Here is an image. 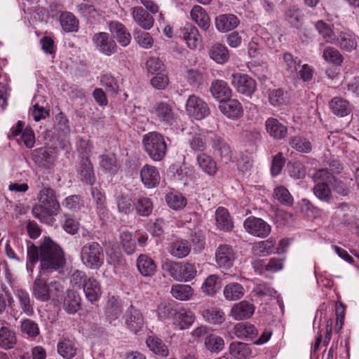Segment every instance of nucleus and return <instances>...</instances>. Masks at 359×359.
<instances>
[{
	"mask_svg": "<svg viewBox=\"0 0 359 359\" xmlns=\"http://www.w3.org/2000/svg\"><path fill=\"white\" fill-rule=\"evenodd\" d=\"M40 262V273H51L65 265V253L61 247L49 237H46L38 248L27 243V268L32 271L33 266Z\"/></svg>",
	"mask_w": 359,
	"mask_h": 359,
	"instance_id": "obj_1",
	"label": "nucleus"
},
{
	"mask_svg": "<svg viewBox=\"0 0 359 359\" xmlns=\"http://www.w3.org/2000/svg\"><path fill=\"white\" fill-rule=\"evenodd\" d=\"M39 204L32 208L33 215L44 223H50L52 217L57 215L60 209L55 192L49 187H43L38 194Z\"/></svg>",
	"mask_w": 359,
	"mask_h": 359,
	"instance_id": "obj_2",
	"label": "nucleus"
},
{
	"mask_svg": "<svg viewBox=\"0 0 359 359\" xmlns=\"http://www.w3.org/2000/svg\"><path fill=\"white\" fill-rule=\"evenodd\" d=\"M62 292V285L57 281H51L47 283L45 279L37 277L33 283V295L41 302L57 299Z\"/></svg>",
	"mask_w": 359,
	"mask_h": 359,
	"instance_id": "obj_3",
	"label": "nucleus"
},
{
	"mask_svg": "<svg viewBox=\"0 0 359 359\" xmlns=\"http://www.w3.org/2000/svg\"><path fill=\"white\" fill-rule=\"evenodd\" d=\"M144 151L154 161H161L165 156L167 144L164 137L158 132H150L142 137Z\"/></svg>",
	"mask_w": 359,
	"mask_h": 359,
	"instance_id": "obj_4",
	"label": "nucleus"
},
{
	"mask_svg": "<svg viewBox=\"0 0 359 359\" xmlns=\"http://www.w3.org/2000/svg\"><path fill=\"white\" fill-rule=\"evenodd\" d=\"M80 256L83 264L91 269H98L104 264L103 248L95 241L84 244L81 248Z\"/></svg>",
	"mask_w": 359,
	"mask_h": 359,
	"instance_id": "obj_5",
	"label": "nucleus"
},
{
	"mask_svg": "<svg viewBox=\"0 0 359 359\" xmlns=\"http://www.w3.org/2000/svg\"><path fill=\"white\" fill-rule=\"evenodd\" d=\"M334 175L327 169H320L313 175L316 185L313 188L314 195L321 201L329 203L332 199V191L329 184L332 183Z\"/></svg>",
	"mask_w": 359,
	"mask_h": 359,
	"instance_id": "obj_6",
	"label": "nucleus"
},
{
	"mask_svg": "<svg viewBox=\"0 0 359 359\" xmlns=\"http://www.w3.org/2000/svg\"><path fill=\"white\" fill-rule=\"evenodd\" d=\"M152 114L156 121L165 126H172L177 121L174 106L168 102H156L153 107Z\"/></svg>",
	"mask_w": 359,
	"mask_h": 359,
	"instance_id": "obj_7",
	"label": "nucleus"
},
{
	"mask_svg": "<svg viewBox=\"0 0 359 359\" xmlns=\"http://www.w3.org/2000/svg\"><path fill=\"white\" fill-rule=\"evenodd\" d=\"M231 83L238 93L250 97L256 90L255 81L249 75L234 73L231 75Z\"/></svg>",
	"mask_w": 359,
	"mask_h": 359,
	"instance_id": "obj_8",
	"label": "nucleus"
},
{
	"mask_svg": "<svg viewBox=\"0 0 359 359\" xmlns=\"http://www.w3.org/2000/svg\"><path fill=\"white\" fill-rule=\"evenodd\" d=\"M187 114L196 120H202L210 114L208 104L195 95L189 97L186 103Z\"/></svg>",
	"mask_w": 359,
	"mask_h": 359,
	"instance_id": "obj_9",
	"label": "nucleus"
},
{
	"mask_svg": "<svg viewBox=\"0 0 359 359\" xmlns=\"http://www.w3.org/2000/svg\"><path fill=\"white\" fill-rule=\"evenodd\" d=\"M92 41L96 49L102 54L110 56L117 51L118 46L112 36L100 32L93 35Z\"/></svg>",
	"mask_w": 359,
	"mask_h": 359,
	"instance_id": "obj_10",
	"label": "nucleus"
},
{
	"mask_svg": "<svg viewBox=\"0 0 359 359\" xmlns=\"http://www.w3.org/2000/svg\"><path fill=\"white\" fill-rule=\"evenodd\" d=\"M243 226L248 233L259 238H266L271 230V226L266 222L254 216L246 218Z\"/></svg>",
	"mask_w": 359,
	"mask_h": 359,
	"instance_id": "obj_11",
	"label": "nucleus"
},
{
	"mask_svg": "<svg viewBox=\"0 0 359 359\" xmlns=\"http://www.w3.org/2000/svg\"><path fill=\"white\" fill-rule=\"evenodd\" d=\"M255 306L252 301L242 300L233 305L229 316L235 320L250 319L254 314Z\"/></svg>",
	"mask_w": 359,
	"mask_h": 359,
	"instance_id": "obj_12",
	"label": "nucleus"
},
{
	"mask_svg": "<svg viewBox=\"0 0 359 359\" xmlns=\"http://www.w3.org/2000/svg\"><path fill=\"white\" fill-rule=\"evenodd\" d=\"M235 255L231 246L220 245L215 252V261L219 268L230 269L233 264Z\"/></svg>",
	"mask_w": 359,
	"mask_h": 359,
	"instance_id": "obj_13",
	"label": "nucleus"
},
{
	"mask_svg": "<svg viewBox=\"0 0 359 359\" xmlns=\"http://www.w3.org/2000/svg\"><path fill=\"white\" fill-rule=\"evenodd\" d=\"M140 175L142 182L148 189L156 187L160 182V174L154 166L144 165L141 168Z\"/></svg>",
	"mask_w": 359,
	"mask_h": 359,
	"instance_id": "obj_14",
	"label": "nucleus"
},
{
	"mask_svg": "<svg viewBox=\"0 0 359 359\" xmlns=\"http://www.w3.org/2000/svg\"><path fill=\"white\" fill-rule=\"evenodd\" d=\"M239 25L238 18L233 14H220L215 18L216 29L221 33L230 32Z\"/></svg>",
	"mask_w": 359,
	"mask_h": 359,
	"instance_id": "obj_15",
	"label": "nucleus"
},
{
	"mask_svg": "<svg viewBox=\"0 0 359 359\" xmlns=\"http://www.w3.org/2000/svg\"><path fill=\"white\" fill-rule=\"evenodd\" d=\"M221 112L228 118H237L243 116V109L241 102L236 99L226 100L219 104Z\"/></svg>",
	"mask_w": 359,
	"mask_h": 359,
	"instance_id": "obj_16",
	"label": "nucleus"
},
{
	"mask_svg": "<svg viewBox=\"0 0 359 359\" xmlns=\"http://www.w3.org/2000/svg\"><path fill=\"white\" fill-rule=\"evenodd\" d=\"M208 138L215 154L228 160L231 157V149L224 140L212 133L208 134Z\"/></svg>",
	"mask_w": 359,
	"mask_h": 359,
	"instance_id": "obj_17",
	"label": "nucleus"
},
{
	"mask_svg": "<svg viewBox=\"0 0 359 359\" xmlns=\"http://www.w3.org/2000/svg\"><path fill=\"white\" fill-rule=\"evenodd\" d=\"M267 133L274 140H282L287 135V128L276 118L269 117L265 121Z\"/></svg>",
	"mask_w": 359,
	"mask_h": 359,
	"instance_id": "obj_18",
	"label": "nucleus"
},
{
	"mask_svg": "<svg viewBox=\"0 0 359 359\" xmlns=\"http://www.w3.org/2000/svg\"><path fill=\"white\" fill-rule=\"evenodd\" d=\"M78 175L80 180L88 184L93 185L95 182V175L93 167L88 157H82L78 169Z\"/></svg>",
	"mask_w": 359,
	"mask_h": 359,
	"instance_id": "obj_19",
	"label": "nucleus"
},
{
	"mask_svg": "<svg viewBox=\"0 0 359 359\" xmlns=\"http://www.w3.org/2000/svg\"><path fill=\"white\" fill-rule=\"evenodd\" d=\"M109 28L121 46L126 47L130 44L131 35L124 25L118 21H110Z\"/></svg>",
	"mask_w": 359,
	"mask_h": 359,
	"instance_id": "obj_20",
	"label": "nucleus"
},
{
	"mask_svg": "<svg viewBox=\"0 0 359 359\" xmlns=\"http://www.w3.org/2000/svg\"><path fill=\"white\" fill-rule=\"evenodd\" d=\"M195 321V316L190 309H180L173 314V323L180 330L188 329Z\"/></svg>",
	"mask_w": 359,
	"mask_h": 359,
	"instance_id": "obj_21",
	"label": "nucleus"
},
{
	"mask_svg": "<svg viewBox=\"0 0 359 359\" xmlns=\"http://www.w3.org/2000/svg\"><path fill=\"white\" fill-rule=\"evenodd\" d=\"M81 306V298L79 293L68 290L62 302L63 309L69 314H75Z\"/></svg>",
	"mask_w": 359,
	"mask_h": 359,
	"instance_id": "obj_22",
	"label": "nucleus"
},
{
	"mask_svg": "<svg viewBox=\"0 0 359 359\" xmlns=\"http://www.w3.org/2000/svg\"><path fill=\"white\" fill-rule=\"evenodd\" d=\"M100 167L106 172L115 174L121 167L120 161L113 153H104L98 157Z\"/></svg>",
	"mask_w": 359,
	"mask_h": 359,
	"instance_id": "obj_23",
	"label": "nucleus"
},
{
	"mask_svg": "<svg viewBox=\"0 0 359 359\" xmlns=\"http://www.w3.org/2000/svg\"><path fill=\"white\" fill-rule=\"evenodd\" d=\"M217 229L224 231H231L233 228V221L229 211L224 207H219L215 214Z\"/></svg>",
	"mask_w": 359,
	"mask_h": 359,
	"instance_id": "obj_24",
	"label": "nucleus"
},
{
	"mask_svg": "<svg viewBox=\"0 0 359 359\" xmlns=\"http://www.w3.org/2000/svg\"><path fill=\"white\" fill-rule=\"evenodd\" d=\"M132 15L137 25L145 30L150 29L154 25V18L141 6L134 7Z\"/></svg>",
	"mask_w": 359,
	"mask_h": 359,
	"instance_id": "obj_25",
	"label": "nucleus"
},
{
	"mask_svg": "<svg viewBox=\"0 0 359 359\" xmlns=\"http://www.w3.org/2000/svg\"><path fill=\"white\" fill-rule=\"evenodd\" d=\"M341 50L352 52L358 46L357 36L349 32H341L334 42Z\"/></svg>",
	"mask_w": 359,
	"mask_h": 359,
	"instance_id": "obj_26",
	"label": "nucleus"
},
{
	"mask_svg": "<svg viewBox=\"0 0 359 359\" xmlns=\"http://www.w3.org/2000/svg\"><path fill=\"white\" fill-rule=\"evenodd\" d=\"M210 91L213 97L217 100L219 103L228 100L231 95V90L228 84L222 80L213 81L210 86Z\"/></svg>",
	"mask_w": 359,
	"mask_h": 359,
	"instance_id": "obj_27",
	"label": "nucleus"
},
{
	"mask_svg": "<svg viewBox=\"0 0 359 359\" xmlns=\"http://www.w3.org/2000/svg\"><path fill=\"white\" fill-rule=\"evenodd\" d=\"M14 294L22 313L27 316H32L34 315L33 304L28 292L20 288L15 290Z\"/></svg>",
	"mask_w": 359,
	"mask_h": 359,
	"instance_id": "obj_28",
	"label": "nucleus"
},
{
	"mask_svg": "<svg viewBox=\"0 0 359 359\" xmlns=\"http://www.w3.org/2000/svg\"><path fill=\"white\" fill-rule=\"evenodd\" d=\"M136 264L139 272L143 276H152L156 271L154 262L146 255H140L137 259Z\"/></svg>",
	"mask_w": 359,
	"mask_h": 359,
	"instance_id": "obj_29",
	"label": "nucleus"
},
{
	"mask_svg": "<svg viewBox=\"0 0 359 359\" xmlns=\"http://www.w3.org/2000/svg\"><path fill=\"white\" fill-rule=\"evenodd\" d=\"M182 33L183 39L191 49L196 48L201 41V37L197 28L193 25H186Z\"/></svg>",
	"mask_w": 359,
	"mask_h": 359,
	"instance_id": "obj_30",
	"label": "nucleus"
},
{
	"mask_svg": "<svg viewBox=\"0 0 359 359\" xmlns=\"http://www.w3.org/2000/svg\"><path fill=\"white\" fill-rule=\"evenodd\" d=\"M75 11L85 18L92 20H99L102 15L101 10L89 3H81L76 5Z\"/></svg>",
	"mask_w": 359,
	"mask_h": 359,
	"instance_id": "obj_31",
	"label": "nucleus"
},
{
	"mask_svg": "<svg viewBox=\"0 0 359 359\" xmlns=\"http://www.w3.org/2000/svg\"><path fill=\"white\" fill-rule=\"evenodd\" d=\"M58 353L65 359H72L77 351V346L74 340L63 338L57 344Z\"/></svg>",
	"mask_w": 359,
	"mask_h": 359,
	"instance_id": "obj_32",
	"label": "nucleus"
},
{
	"mask_svg": "<svg viewBox=\"0 0 359 359\" xmlns=\"http://www.w3.org/2000/svg\"><path fill=\"white\" fill-rule=\"evenodd\" d=\"M86 298L91 302H96L101 295L100 283L94 278H89L83 285Z\"/></svg>",
	"mask_w": 359,
	"mask_h": 359,
	"instance_id": "obj_33",
	"label": "nucleus"
},
{
	"mask_svg": "<svg viewBox=\"0 0 359 359\" xmlns=\"http://www.w3.org/2000/svg\"><path fill=\"white\" fill-rule=\"evenodd\" d=\"M330 108L334 114L341 117L347 116L351 111L350 103L339 97H335L331 100Z\"/></svg>",
	"mask_w": 359,
	"mask_h": 359,
	"instance_id": "obj_34",
	"label": "nucleus"
},
{
	"mask_svg": "<svg viewBox=\"0 0 359 359\" xmlns=\"http://www.w3.org/2000/svg\"><path fill=\"white\" fill-rule=\"evenodd\" d=\"M128 327L132 331L137 332L144 324L142 313L134 306H130L128 311V317L126 322Z\"/></svg>",
	"mask_w": 359,
	"mask_h": 359,
	"instance_id": "obj_35",
	"label": "nucleus"
},
{
	"mask_svg": "<svg viewBox=\"0 0 359 359\" xmlns=\"http://www.w3.org/2000/svg\"><path fill=\"white\" fill-rule=\"evenodd\" d=\"M191 19L203 30L210 27V18L204 8L200 6H194L191 11Z\"/></svg>",
	"mask_w": 359,
	"mask_h": 359,
	"instance_id": "obj_36",
	"label": "nucleus"
},
{
	"mask_svg": "<svg viewBox=\"0 0 359 359\" xmlns=\"http://www.w3.org/2000/svg\"><path fill=\"white\" fill-rule=\"evenodd\" d=\"M211 59L218 64L225 63L229 57L227 48L219 43L213 44L208 50Z\"/></svg>",
	"mask_w": 359,
	"mask_h": 359,
	"instance_id": "obj_37",
	"label": "nucleus"
},
{
	"mask_svg": "<svg viewBox=\"0 0 359 359\" xmlns=\"http://www.w3.org/2000/svg\"><path fill=\"white\" fill-rule=\"evenodd\" d=\"M221 287V281L217 275L208 276L203 283L201 290L207 296H214Z\"/></svg>",
	"mask_w": 359,
	"mask_h": 359,
	"instance_id": "obj_38",
	"label": "nucleus"
},
{
	"mask_svg": "<svg viewBox=\"0 0 359 359\" xmlns=\"http://www.w3.org/2000/svg\"><path fill=\"white\" fill-rule=\"evenodd\" d=\"M223 294L227 301H236L245 294V289L238 283H230L223 289Z\"/></svg>",
	"mask_w": 359,
	"mask_h": 359,
	"instance_id": "obj_39",
	"label": "nucleus"
},
{
	"mask_svg": "<svg viewBox=\"0 0 359 359\" xmlns=\"http://www.w3.org/2000/svg\"><path fill=\"white\" fill-rule=\"evenodd\" d=\"M191 245L187 240H178L173 242L169 252L175 257L182 259L187 257L191 252Z\"/></svg>",
	"mask_w": 359,
	"mask_h": 359,
	"instance_id": "obj_40",
	"label": "nucleus"
},
{
	"mask_svg": "<svg viewBox=\"0 0 359 359\" xmlns=\"http://www.w3.org/2000/svg\"><path fill=\"white\" fill-rule=\"evenodd\" d=\"M233 331L235 335L240 339H252L258 333L257 328L249 323H237L233 327Z\"/></svg>",
	"mask_w": 359,
	"mask_h": 359,
	"instance_id": "obj_41",
	"label": "nucleus"
},
{
	"mask_svg": "<svg viewBox=\"0 0 359 359\" xmlns=\"http://www.w3.org/2000/svg\"><path fill=\"white\" fill-rule=\"evenodd\" d=\"M146 344L149 350L154 353L162 357L168 355V347L160 338L155 336H149L146 340Z\"/></svg>",
	"mask_w": 359,
	"mask_h": 359,
	"instance_id": "obj_42",
	"label": "nucleus"
},
{
	"mask_svg": "<svg viewBox=\"0 0 359 359\" xmlns=\"http://www.w3.org/2000/svg\"><path fill=\"white\" fill-rule=\"evenodd\" d=\"M17 343V337L15 332L8 327L0 328V347L6 350L11 349Z\"/></svg>",
	"mask_w": 359,
	"mask_h": 359,
	"instance_id": "obj_43",
	"label": "nucleus"
},
{
	"mask_svg": "<svg viewBox=\"0 0 359 359\" xmlns=\"http://www.w3.org/2000/svg\"><path fill=\"white\" fill-rule=\"evenodd\" d=\"M283 67L285 70L293 78L297 73V67L300 66L301 61L298 57H294L290 53L285 52L282 55Z\"/></svg>",
	"mask_w": 359,
	"mask_h": 359,
	"instance_id": "obj_44",
	"label": "nucleus"
},
{
	"mask_svg": "<svg viewBox=\"0 0 359 359\" xmlns=\"http://www.w3.org/2000/svg\"><path fill=\"white\" fill-rule=\"evenodd\" d=\"M62 28L66 32H74L78 30L79 20L69 12H64L60 16Z\"/></svg>",
	"mask_w": 359,
	"mask_h": 359,
	"instance_id": "obj_45",
	"label": "nucleus"
},
{
	"mask_svg": "<svg viewBox=\"0 0 359 359\" xmlns=\"http://www.w3.org/2000/svg\"><path fill=\"white\" fill-rule=\"evenodd\" d=\"M197 163L199 167L207 174L213 175L217 170L216 162L206 154H201L197 157Z\"/></svg>",
	"mask_w": 359,
	"mask_h": 359,
	"instance_id": "obj_46",
	"label": "nucleus"
},
{
	"mask_svg": "<svg viewBox=\"0 0 359 359\" xmlns=\"http://www.w3.org/2000/svg\"><path fill=\"white\" fill-rule=\"evenodd\" d=\"M229 353L237 359H246L251 355V350L247 344L233 342L230 344Z\"/></svg>",
	"mask_w": 359,
	"mask_h": 359,
	"instance_id": "obj_47",
	"label": "nucleus"
},
{
	"mask_svg": "<svg viewBox=\"0 0 359 359\" xmlns=\"http://www.w3.org/2000/svg\"><path fill=\"white\" fill-rule=\"evenodd\" d=\"M172 295L180 301H187L193 295V289L189 285L176 284L172 286Z\"/></svg>",
	"mask_w": 359,
	"mask_h": 359,
	"instance_id": "obj_48",
	"label": "nucleus"
},
{
	"mask_svg": "<svg viewBox=\"0 0 359 359\" xmlns=\"http://www.w3.org/2000/svg\"><path fill=\"white\" fill-rule=\"evenodd\" d=\"M101 85L105 88L108 93L115 95L118 93L119 86L117 79L111 74H103L100 76Z\"/></svg>",
	"mask_w": 359,
	"mask_h": 359,
	"instance_id": "obj_49",
	"label": "nucleus"
},
{
	"mask_svg": "<svg viewBox=\"0 0 359 359\" xmlns=\"http://www.w3.org/2000/svg\"><path fill=\"white\" fill-rule=\"evenodd\" d=\"M203 316L209 323L219 325L225 320L224 313L218 308H210L203 311Z\"/></svg>",
	"mask_w": 359,
	"mask_h": 359,
	"instance_id": "obj_50",
	"label": "nucleus"
},
{
	"mask_svg": "<svg viewBox=\"0 0 359 359\" xmlns=\"http://www.w3.org/2000/svg\"><path fill=\"white\" fill-rule=\"evenodd\" d=\"M121 306L118 299L114 297L111 298L106 306V315L109 322L116 320L121 314Z\"/></svg>",
	"mask_w": 359,
	"mask_h": 359,
	"instance_id": "obj_51",
	"label": "nucleus"
},
{
	"mask_svg": "<svg viewBox=\"0 0 359 359\" xmlns=\"http://www.w3.org/2000/svg\"><path fill=\"white\" fill-rule=\"evenodd\" d=\"M120 241L123 249L128 255L133 254L136 250V241L133 233L128 231H123L120 233Z\"/></svg>",
	"mask_w": 359,
	"mask_h": 359,
	"instance_id": "obj_52",
	"label": "nucleus"
},
{
	"mask_svg": "<svg viewBox=\"0 0 359 359\" xmlns=\"http://www.w3.org/2000/svg\"><path fill=\"white\" fill-rule=\"evenodd\" d=\"M136 212L140 216H149L153 210L151 201L147 197H140L135 205Z\"/></svg>",
	"mask_w": 359,
	"mask_h": 359,
	"instance_id": "obj_53",
	"label": "nucleus"
},
{
	"mask_svg": "<svg viewBox=\"0 0 359 359\" xmlns=\"http://www.w3.org/2000/svg\"><path fill=\"white\" fill-rule=\"evenodd\" d=\"M208 133H200L194 134L189 140L191 149L195 151H203L206 147L207 142L209 141L208 138Z\"/></svg>",
	"mask_w": 359,
	"mask_h": 359,
	"instance_id": "obj_54",
	"label": "nucleus"
},
{
	"mask_svg": "<svg viewBox=\"0 0 359 359\" xmlns=\"http://www.w3.org/2000/svg\"><path fill=\"white\" fill-rule=\"evenodd\" d=\"M91 194L95 203L97 213L100 215H104L107 210L104 194L97 188H93Z\"/></svg>",
	"mask_w": 359,
	"mask_h": 359,
	"instance_id": "obj_55",
	"label": "nucleus"
},
{
	"mask_svg": "<svg viewBox=\"0 0 359 359\" xmlns=\"http://www.w3.org/2000/svg\"><path fill=\"white\" fill-rule=\"evenodd\" d=\"M323 57L328 62L334 64L335 65H341L344 57L340 52L334 47H326L323 53Z\"/></svg>",
	"mask_w": 359,
	"mask_h": 359,
	"instance_id": "obj_56",
	"label": "nucleus"
},
{
	"mask_svg": "<svg viewBox=\"0 0 359 359\" xmlns=\"http://www.w3.org/2000/svg\"><path fill=\"white\" fill-rule=\"evenodd\" d=\"M205 346L211 352L218 353L222 351L224 346L223 339L215 334H210L206 337Z\"/></svg>",
	"mask_w": 359,
	"mask_h": 359,
	"instance_id": "obj_57",
	"label": "nucleus"
},
{
	"mask_svg": "<svg viewBox=\"0 0 359 359\" xmlns=\"http://www.w3.org/2000/svg\"><path fill=\"white\" fill-rule=\"evenodd\" d=\"M316 28L327 42L330 43L335 42L337 37L331 27L327 24L322 20H319L316 24Z\"/></svg>",
	"mask_w": 359,
	"mask_h": 359,
	"instance_id": "obj_58",
	"label": "nucleus"
},
{
	"mask_svg": "<svg viewBox=\"0 0 359 359\" xmlns=\"http://www.w3.org/2000/svg\"><path fill=\"white\" fill-rule=\"evenodd\" d=\"M290 145L297 151L302 153H309L311 151V142L302 137L295 136L290 140Z\"/></svg>",
	"mask_w": 359,
	"mask_h": 359,
	"instance_id": "obj_59",
	"label": "nucleus"
},
{
	"mask_svg": "<svg viewBox=\"0 0 359 359\" xmlns=\"http://www.w3.org/2000/svg\"><path fill=\"white\" fill-rule=\"evenodd\" d=\"M33 158L40 166H48L53 161V157L46 148H39L34 150Z\"/></svg>",
	"mask_w": 359,
	"mask_h": 359,
	"instance_id": "obj_60",
	"label": "nucleus"
},
{
	"mask_svg": "<svg viewBox=\"0 0 359 359\" xmlns=\"http://www.w3.org/2000/svg\"><path fill=\"white\" fill-rule=\"evenodd\" d=\"M270 103L273 106H280L287 101V93L283 89H273L269 93Z\"/></svg>",
	"mask_w": 359,
	"mask_h": 359,
	"instance_id": "obj_61",
	"label": "nucleus"
},
{
	"mask_svg": "<svg viewBox=\"0 0 359 359\" xmlns=\"http://www.w3.org/2000/svg\"><path fill=\"white\" fill-rule=\"evenodd\" d=\"M168 205L174 210H180L187 205V199L181 194L170 193L166 196Z\"/></svg>",
	"mask_w": 359,
	"mask_h": 359,
	"instance_id": "obj_62",
	"label": "nucleus"
},
{
	"mask_svg": "<svg viewBox=\"0 0 359 359\" xmlns=\"http://www.w3.org/2000/svg\"><path fill=\"white\" fill-rule=\"evenodd\" d=\"M181 280L188 282L194 278L197 273L196 265L189 262L180 264Z\"/></svg>",
	"mask_w": 359,
	"mask_h": 359,
	"instance_id": "obj_63",
	"label": "nucleus"
},
{
	"mask_svg": "<svg viewBox=\"0 0 359 359\" xmlns=\"http://www.w3.org/2000/svg\"><path fill=\"white\" fill-rule=\"evenodd\" d=\"M20 330L30 337H36L39 334L37 323L30 319H25L21 322Z\"/></svg>",
	"mask_w": 359,
	"mask_h": 359,
	"instance_id": "obj_64",
	"label": "nucleus"
}]
</instances>
